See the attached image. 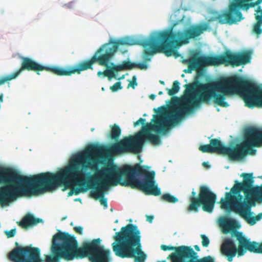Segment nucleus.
I'll return each mask as SVG.
<instances>
[{
    "mask_svg": "<svg viewBox=\"0 0 262 262\" xmlns=\"http://www.w3.org/2000/svg\"><path fill=\"white\" fill-rule=\"evenodd\" d=\"M158 262H167L166 260H162V261H159Z\"/></svg>",
    "mask_w": 262,
    "mask_h": 262,
    "instance_id": "nucleus-39",
    "label": "nucleus"
},
{
    "mask_svg": "<svg viewBox=\"0 0 262 262\" xmlns=\"http://www.w3.org/2000/svg\"><path fill=\"white\" fill-rule=\"evenodd\" d=\"M183 63L188 64V69L184 71L185 73H191L192 71H199L207 66L205 56H201L199 52L193 51L188 59L183 60Z\"/></svg>",
    "mask_w": 262,
    "mask_h": 262,
    "instance_id": "nucleus-16",
    "label": "nucleus"
},
{
    "mask_svg": "<svg viewBox=\"0 0 262 262\" xmlns=\"http://www.w3.org/2000/svg\"><path fill=\"white\" fill-rule=\"evenodd\" d=\"M201 237L202 239V244L204 247H207L210 243L209 238L204 234H201Z\"/></svg>",
    "mask_w": 262,
    "mask_h": 262,
    "instance_id": "nucleus-25",
    "label": "nucleus"
},
{
    "mask_svg": "<svg viewBox=\"0 0 262 262\" xmlns=\"http://www.w3.org/2000/svg\"><path fill=\"white\" fill-rule=\"evenodd\" d=\"M145 122V119L143 118H140L139 120H138L137 121L134 122V126H137L139 125L140 123L144 125Z\"/></svg>",
    "mask_w": 262,
    "mask_h": 262,
    "instance_id": "nucleus-31",
    "label": "nucleus"
},
{
    "mask_svg": "<svg viewBox=\"0 0 262 262\" xmlns=\"http://www.w3.org/2000/svg\"><path fill=\"white\" fill-rule=\"evenodd\" d=\"M113 238L112 247L116 256L133 258L134 262H145L147 255L142 250L141 232L137 225L128 224L122 227Z\"/></svg>",
    "mask_w": 262,
    "mask_h": 262,
    "instance_id": "nucleus-8",
    "label": "nucleus"
},
{
    "mask_svg": "<svg viewBox=\"0 0 262 262\" xmlns=\"http://www.w3.org/2000/svg\"><path fill=\"white\" fill-rule=\"evenodd\" d=\"M137 85V83L136 82V77L135 76L133 77L132 80L130 81L129 84H128V87L131 86L133 89L135 88V86Z\"/></svg>",
    "mask_w": 262,
    "mask_h": 262,
    "instance_id": "nucleus-29",
    "label": "nucleus"
},
{
    "mask_svg": "<svg viewBox=\"0 0 262 262\" xmlns=\"http://www.w3.org/2000/svg\"><path fill=\"white\" fill-rule=\"evenodd\" d=\"M161 199L170 203H176L178 201V199L176 197L170 194L169 193H165L163 194L161 196Z\"/></svg>",
    "mask_w": 262,
    "mask_h": 262,
    "instance_id": "nucleus-24",
    "label": "nucleus"
},
{
    "mask_svg": "<svg viewBox=\"0 0 262 262\" xmlns=\"http://www.w3.org/2000/svg\"><path fill=\"white\" fill-rule=\"evenodd\" d=\"M223 143L217 139L210 140V144L201 145L199 149L203 152L222 154Z\"/></svg>",
    "mask_w": 262,
    "mask_h": 262,
    "instance_id": "nucleus-17",
    "label": "nucleus"
},
{
    "mask_svg": "<svg viewBox=\"0 0 262 262\" xmlns=\"http://www.w3.org/2000/svg\"><path fill=\"white\" fill-rule=\"evenodd\" d=\"M94 128H92L91 129V131H92V132L94 131Z\"/></svg>",
    "mask_w": 262,
    "mask_h": 262,
    "instance_id": "nucleus-40",
    "label": "nucleus"
},
{
    "mask_svg": "<svg viewBox=\"0 0 262 262\" xmlns=\"http://www.w3.org/2000/svg\"><path fill=\"white\" fill-rule=\"evenodd\" d=\"M40 173L28 177L19 174L13 168L0 166V204L8 205L23 194L40 193Z\"/></svg>",
    "mask_w": 262,
    "mask_h": 262,
    "instance_id": "nucleus-7",
    "label": "nucleus"
},
{
    "mask_svg": "<svg viewBox=\"0 0 262 262\" xmlns=\"http://www.w3.org/2000/svg\"><path fill=\"white\" fill-rule=\"evenodd\" d=\"M104 75L105 76V73H104V71L103 72H102V71H98V73H97V75L98 76H100L101 75Z\"/></svg>",
    "mask_w": 262,
    "mask_h": 262,
    "instance_id": "nucleus-33",
    "label": "nucleus"
},
{
    "mask_svg": "<svg viewBox=\"0 0 262 262\" xmlns=\"http://www.w3.org/2000/svg\"><path fill=\"white\" fill-rule=\"evenodd\" d=\"M135 68V63L129 61H124L121 65L114 66L113 68L116 71L122 70H132Z\"/></svg>",
    "mask_w": 262,
    "mask_h": 262,
    "instance_id": "nucleus-21",
    "label": "nucleus"
},
{
    "mask_svg": "<svg viewBox=\"0 0 262 262\" xmlns=\"http://www.w3.org/2000/svg\"><path fill=\"white\" fill-rule=\"evenodd\" d=\"M160 83L162 84H164V82L163 81H160Z\"/></svg>",
    "mask_w": 262,
    "mask_h": 262,
    "instance_id": "nucleus-38",
    "label": "nucleus"
},
{
    "mask_svg": "<svg viewBox=\"0 0 262 262\" xmlns=\"http://www.w3.org/2000/svg\"><path fill=\"white\" fill-rule=\"evenodd\" d=\"M244 142L233 147L223 144L222 155L228 156L231 161L243 159L247 154L254 155L256 150L252 147L258 146L262 143V128L250 127L245 130Z\"/></svg>",
    "mask_w": 262,
    "mask_h": 262,
    "instance_id": "nucleus-10",
    "label": "nucleus"
},
{
    "mask_svg": "<svg viewBox=\"0 0 262 262\" xmlns=\"http://www.w3.org/2000/svg\"><path fill=\"white\" fill-rule=\"evenodd\" d=\"M41 222L42 220L41 219L36 218L33 214L29 213L25 215L20 221L17 222V224L21 228L26 229Z\"/></svg>",
    "mask_w": 262,
    "mask_h": 262,
    "instance_id": "nucleus-18",
    "label": "nucleus"
},
{
    "mask_svg": "<svg viewBox=\"0 0 262 262\" xmlns=\"http://www.w3.org/2000/svg\"><path fill=\"white\" fill-rule=\"evenodd\" d=\"M220 225L223 228V232L227 234L236 228L237 222L233 219L223 218L220 220Z\"/></svg>",
    "mask_w": 262,
    "mask_h": 262,
    "instance_id": "nucleus-20",
    "label": "nucleus"
},
{
    "mask_svg": "<svg viewBox=\"0 0 262 262\" xmlns=\"http://www.w3.org/2000/svg\"><path fill=\"white\" fill-rule=\"evenodd\" d=\"M161 248L163 251L173 250L167 257L170 262H215L211 256L199 258L198 253L190 246H180L178 247L162 245Z\"/></svg>",
    "mask_w": 262,
    "mask_h": 262,
    "instance_id": "nucleus-14",
    "label": "nucleus"
},
{
    "mask_svg": "<svg viewBox=\"0 0 262 262\" xmlns=\"http://www.w3.org/2000/svg\"><path fill=\"white\" fill-rule=\"evenodd\" d=\"M99 238L90 241H84L81 247L74 235L59 231L53 235L50 248V253L40 257V250L31 245H19L15 242V247L8 254L11 262H60L61 259L71 261L75 259L88 257L91 262H111V251L101 245Z\"/></svg>",
    "mask_w": 262,
    "mask_h": 262,
    "instance_id": "nucleus-2",
    "label": "nucleus"
},
{
    "mask_svg": "<svg viewBox=\"0 0 262 262\" xmlns=\"http://www.w3.org/2000/svg\"><path fill=\"white\" fill-rule=\"evenodd\" d=\"M136 67L141 70H146L147 69L148 66L145 63H135V68Z\"/></svg>",
    "mask_w": 262,
    "mask_h": 262,
    "instance_id": "nucleus-28",
    "label": "nucleus"
},
{
    "mask_svg": "<svg viewBox=\"0 0 262 262\" xmlns=\"http://www.w3.org/2000/svg\"><path fill=\"white\" fill-rule=\"evenodd\" d=\"M205 59L207 66H218L224 64L236 67L250 62L251 52L247 51L242 53H233L228 50L220 55L205 56Z\"/></svg>",
    "mask_w": 262,
    "mask_h": 262,
    "instance_id": "nucleus-13",
    "label": "nucleus"
},
{
    "mask_svg": "<svg viewBox=\"0 0 262 262\" xmlns=\"http://www.w3.org/2000/svg\"><path fill=\"white\" fill-rule=\"evenodd\" d=\"M122 87L121 85L120 82H117L115 83L113 86L110 87V89L112 92H116L119 90L122 89Z\"/></svg>",
    "mask_w": 262,
    "mask_h": 262,
    "instance_id": "nucleus-27",
    "label": "nucleus"
},
{
    "mask_svg": "<svg viewBox=\"0 0 262 262\" xmlns=\"http://www.w3.org/2000/svg\"><path fill=\"white\" fill-rule=\"evenodd\" d=\"M178 24L174 23L167 30L156 32L149 38L139 43L145 48L143 56L145 61H150V56L157 52L163 53L167 57H179L180 55L177 49L199 37L209 27L207 23L193 24L184 30H176L174 28Z\"/></svg>",
    "mask_w": 262,
    "mask_h": 262,
    "instance_id": "nucleus-5",
    "label": "nucleus"
},
{
    "mask_svg": "<svg viewBox=\"0 0 262 262\" xmlns=\"http://www.w3.org/2000/svg\"><path fill=\"white\" fill-rule=\"evenodd\" d=\"M155 176L154 171H148L139 164L133 167L129 165L121 168L114 164L107 165L90 176L91 179L97 180V182L91 195L96 200L99 199L104 208H107V202L104 192L110 186H129L146 194L158 196L161 194V190L155 184Z\"/></svg>",
    "mask_w": 262,
    "mask_h": 262,
    "instance_id": "nucleus-4",
    "label": "nucleus"
},
{
    "mask_svg": "<svg viewBox=\"0 0 262 262\" xmlns=\"http://www.w3.org/2000/svg\"><path fill=\"white\" fill-rule=\"evenodd\" d=\"M203 165L204 166V167H209V165L208 164V163L207 162H204L203 163Z\"/></svg>",
    "mask_w": 262,
    "mask_h": 262,
    "instance_id": "nucleus-35",
    "label": "nucleus"
},
{
    "mask_svg": "<svg viewBox=\"0 0 262 262\" xmlns=\"http://www.w3.org/2000/svg\"><path fill=\"white\" fill-rule=\"evenodd\" d=\"M135 44H137V43L129 38L115 41L113 42V45L112 47H110L108 44H105L97 50L90 59L81 61L73 68H77L80 63L89 61L95 56L96 60L92 64L91 68H89V69H93V64L97 62L99 65L107 67V70L104 71L105 76L107 77L110 79L115 76L114 72L117 71L113 69L115 65L113 62L111 63L113 67L111 68L108 67V62L117 51L119 46L124 45H133Z\"/></svg>",
    "mask_w": 262,
    "mask_h": 262,
    "instance_id": "nucleus-12",
    "label": "nucleus"
},
{
    "mask_svg": "<svg viewBox=\"0 0 262 262\" xmlns=\"http://www.w3.org/2000/svg\"><path fill=\"white\" fill-rule=\"evenodd\" d=\"M234 235L238 241L237 248L234 242L230 238H225L221 247L222 254L227 256L229 261H232L236 253L238 256L244 255L247 251L262 254V242H251L249 239H247L241 232L236 231L234 233Z\"/></svg>",
    "mask_w": 262,
    "mask_h": 262,
    "instance_id": "nucleus-11",
    "label": "nucleus"
},
{
    "mask_svg": "<svg viewBox=\"0 0 262 262\" xmlns=\"http://www.w3.org/2000/svg\"><path fill=\"white\" fill-rule=\"evenodd\" d=\"M196 193L191 192L189 198L190 204L188 208L189 211H198V207L201 205L204 211L211 213L212 212L216 200V195L206 186L202 185L197 198Z\"/></svg>",
    "mask_w": 262,
    "mask_h": 262,
    "instance_id": "nucleus-15",
    "label": "nucleus"
},
{
    "mask_svg": "<svg viewBox=\"0 0 262 262\" xmlns=\"http://www.w3.org/2000/svg\"><path fill=\"white\" fill-rule=\"evenodd\" d=\"M121 135L120 128L116 124L112 126L111 131L110 133V137L112 139L117 140Z\"/></svg>",
    "mask_w": 262,
    "mask_h": 262,
    "instance_id": "nucleus-22",
    "label": "nucleus"
},
{
    "mask_svg": "<svg viewBox=\"0 0 262 262\" xmlns=\"http://www.w3.org/2000/svg\"><path fill=\"white\" fill-rule=\"evenodd\" d=\"M105 151V148L97 144L88 146L84 150L74 155L67 166L56 173L46 172L40 173V192L52 191L57 187L63 185L71 186L75 183L79 187H72L68 196L78 195L90 188V184L97 180L91 179V172L86 171L91 169L97 171L100 159Z\"/></svg>",
    "mask_w": 262,
    "mask_h": 262,
    "instance_id": "nucleus-3",
    "label": "nucleus"
},
{
    "mask_svg": "<svg viewBox=\"0 0 262 262\" xmlns=\"http://www.w3.org/2000/svg\"><path fill=\"white\" fill-rule=\"evenodd\" d=\"M184 96L177 106L166 110L160 108L159 114L154 115L151 123L143 126L142 130L135 136L125 137L120 141L112 144L110 151L114 155L132 152H141L145 140L153 145L161 143L160 138L151 134L165 133L169 127L178 123L185 114L189 113L201 103H208L213 98L214 102L220 106L227 107L228 103L225 101V96L234 94H239L250 108L256 106V83L237 76L224 78L219 81L206 83L195 82L185 85Z\"/></svg>",
    "mask_w": 262,
    "mask_h": 262,
    "instance_id": "nucleus-1",
    "label": "nucleus"
},
{
    "mask_svg": "<svg viewBox=\"0 0 262 262\" xmlns=\"http://www.w3.org/2000/svg\"><path fill=\"white\" fill-rule=\"evenodd\" d=\"M242 177L244 178L243 182L236 180L230 191L226 192L225 197L221 199V208L234 212L250 225H254L262 219V213L254 216L251 211V207L255 202H262V185L253 186L252 173H243Z\"/></svg>",
    "mask_w": 262,
    "mask_h": 262,
    "instance_id": "nucleus-6",
    "label": "nucleus"
},
{
    "mask_svg": "<svg viewBox=\"0 0 262 262\" xmlns=\"http://www.w3.org/2000/svg\"><path fill=\"white\" fill-rule=\"evenodd\" d=\"M194 247L196 251H200V248H199V246H198V245H195V246H194Z\"/></svg>",
    "mask_w": 262,
    "mask_h": 262,
    "instance_id": "nucleus-36",
    "label": "nucleus"
},
{
    "mask_svg": "<svg viewBox=\"0 0 262 262\" xmlns=\"http://www.w3.org/2000/svg\"><path fill=\"white\" fill-rule=\"evenodd\" d=\"M180 88V82L178 80L173 81L172 88L167 89L168 94L171 96L174 95L179 91Z\"/></svg>",
    "mask_w": 262,
    "mask_h": 262,
    "instance_id": "nucleus-23",
    "label": "nucleus"
},
{
    "mask_svg": "<svg viewBox=\"0 0 262 262\" xmlns=\"http://www.w3.org/2000/svg\"><path fill=\"white\" fill-rule=\"evenodd\" d=\"M158 94H159V95H162V94H163V92H162V91H160V92H159Z\"/></svg>",
    "mask_w": 262,
    "mask_h": 262,
    "instance_id": "nucleus-37",
    "label": "nucleus"
},
{
    "mask_svg": "<svg viewBox=\"0 0 262 262\" xmlns=\"http://www.w3.org/2000/svg\"><path fill=\"white\" fill-rule=\"evenodd\" d=\"M96 57L94 56L89 61L80 63L77 68L66 69L58 66H43L30 58L22 57L21 67L19 70L11 74L1 77L8 82L16 78L20 72L24 70L34 71L37 74H39V72L40 71H46L58 76H70L75 73L79 74L82 71L91 68L92 64L96 60Z\"/></svg>",
    "mask_w": 262,
    "mask_h": 262,
    "instance_id": "nucleus-9",
    "label": "nucleus"
},
{
    "mask_svg": "<svg viewBox=\"0 0 262 262\" xmlns=\"http://www.w3.org/2000/svg\"><path fill=\"white\" fill-rule=\"evenodd\" d=\"M4 233L6 235L7 238H11L13 237L15 235L16 233V230L14 228L10 230H6L4 231Z\"/></svg>",
    "mask_w": 262,
    "mask_h": 262,
    "instance_id": "nucleus-26",
    "label": "nucleus"
},
{
    "mask_svg": "<svg viewBox=\"0 0 262 262\" xmlns=\"http://www.w3.org/2000/svg\"><path fill=\"white\" fill-rule=\"evenodd\" d=\"M74 230L77 233L83 234V228L81 226H76L74 227Z\"/></svg>",
    "mask_w": 262,
    "mask_h": 262,
    "instance_id": "nucleus-30",
    "label": "nucleus"
},
{
    "mask_svg": "<svg viewBox=\"0 0 262 262\" xmlns=\"http://www.w3.org/2000/svg\"><path fill=\"white\" fill-rule=\"evenodd\" d=\"M255 12L254 15L256 22L253 25L252 32L258 36L262 33V8L260 6L257 7Z\"/></svg>",
    "mask_w": 262,
    "mask_h": 262,
    "instance_id": "nucleus-19",
    "label": "nucleus"
},
{
    "mask_svg": "<svg viewBox=\"0 0 262 262\" xmlns=\"http://www.w3.org/2000/svg\"><path fill=\"white\" fill-rule=\"evenodd\" d=\"M149 98L152 100H154L156 98V95L155 94H151L149 96Z\"/></svg>",
    "mask_w": 262,
    "mask_h": 262,
    "instance_id": "nucleus-34",
    "label": "nucleus"
},
{
    "mask_svg": "<svg viewBox=\"0 0 262 262\" xmlns=\"http://www.w3.org/2000/svg\"><path fill=\"white\" fill-rule=\"evenodd\" d=\"M154 219V216L152 215H146V220L149 223H151Z\"/></svg>",
    "mask_w": 262,
    "mask_h": 262,
    "instance_id": "nucleus-32",
    "label": "nucleus"
},
{
    "mask_svg": "<svg viewBox=\"0 0 262 262\" xmlns=\"http://www.w3.org/2000/svg\"><path fill=\"white\" fill-rule=\"evenodd\" d=\"M71 225H73V223L72 222L71 223Z\"/></svg>",
    "mask_w": 262,
    "mask_h": 262,
    "instance_id": "nucleus-41",
    "label": "nucleus"
}]
</instances>
